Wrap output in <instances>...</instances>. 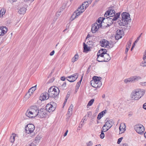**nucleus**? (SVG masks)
Listing matches in <instances>:
<instances>
[{"label":"nucleus","instance_id":"obj_35","mask_svg":"<svg viewBox=\"0 0 146 146\" xmlns=\"http://www.w3.org/2000/svg\"><path fill=\"white\" fill-rule=\"evenodd\" d=\"M94 101V99H92L90 101L87 105V108H88V107H89V106H92V104H93Z\"/></svg>","mask_w":146,"mask_h":146},{"label":"nucleus","instance_id":"obj_25","mask_svg":"<svg viewBox=\"0 0 146 146\" xmlns=\"http://www.w3.org/2000/svg\"><path fill=\"white\" fill-rule=\"evenodd\" d=\"M26 10V9L25 7H22L20 9L18 12L20 14H24L25 13Z\"/></svg>","mask_w":146,"mask_h":146},{"label":"nucleus","instance_id":"obj_49","mask_svg":"<svg viewBox=\"0 0 146 146\" xmlns=\"http://www.w3.org/2000/svg\"><path fill=\"white\" fill-rule=\"evenodd\" d=\"M107 111L106 110H104L102 111L100 113L101 114V115L103 116L104 114L106 113Z\"/></svg>","mask_w":146,"mask_h":146},{"label":"nucleus","instance_id":"obj_17","mask_svg":"<svg viewBox=\"0 0 146 146\" xmlns=\"http://www.w3.org/2000/svg\"><path fill=\"white\" fill-rule=\"evenodd\" d=\"M123 30L118 29L117 30L115 38L117 39H119L122 37V35L123 34Z\"/></svg>","mask_w":146,"mask_h":146},{"label":"nucleus","instance_id":"obj_32","mask_svg":"<svg viewBox=\"0 0 146 146\" xmlns=\"http://www.w3.org/2000/svg\"><path fill=\"white\" fill-rule=\"evenodd\" d=\"M109 129L110 128H107V127L104 125L102 128V131L105 132L108 131Z\"/></svg>","mask_w":146,"mask_h":146},{"label":"nucleus","instance_id":"obj_46","mask_svg":"<svg viewBox=\"0 0 146 146\" xmlns=\"http://www.w3.org/2000/svg\"><path fill=\"white\" fill-rule=\"evenodd\" d=\"M84 121L85 120H82H82L80 123V125L79 126V127L81 128L82 127L83 125H84Z\"/></svg>","mask_w":146,"mask_h":146},{"label":"nucleus","instance_id":"obj_64","mask_svg":"<svg viewBox=\"0 0 146 146\" xmlns=\"http://www.w3.org/2000/svg\"><path fill=\"white\" fill-rule=\"evenodd\" d=\"M133 115L132 113L131 112H130L129 114H128V115L130 116H131Z\"/></svg>","mask_w":146,"mask_h":146},{"label":"nucleus","instance_id":"obj_60","mask_svg":"<svg viewBox=\"0 0 146 146\" xmlns=\"http://www.w3.org/2000/svg\"><path fill=\"white\" fill-rule=\"evenodd\" d=\"M68 130L66 131V132L64 134V137H65L67 135V133L68 132Z\"/></svg>","mask_w":146,"mask_h":146},{"label":"nucleus","instance_id":"obj_27","mask_svg":"<svg viewBox=\"0 0 146 146\" xmlns=\"http://www.w3.org/2000/svg\"><path fill=\"white\" fill-rule=\"evenodd\" d=\"M36 85L30 88L28 90V92L29 93H31V94H32L36 89Z\"/></svg>","mask_w":146,"mask_h":146},{"label":"nucleus","instance_id":"obj_59","mask_svg":"<svg viewBox=\"0 0 146 146\" xmlns=\"http://www.w3.org/2000/svg\"><path fill=\"white\" fill-rule=\"evenodd\" d=\"M129 48L127 47H126L125 51V54H127L128 50H129Z\"/></svg>","mask_w":146,"mask_h":146},{"label":"nucleus","instance_id":"obj_15","mask_svg":"<svg viewBox=\"0 0 146 146\" xmlns=\"http://www.w3.org/2000/svg\"><path fill=\"white\" fill-rule=\"evenodd\" d=\"M7 31V28L5 27H0V36H3L5 34Z\"/></svg>","mask_w":146,"mask_h":146},{"label":"nucleus","instance_id":"obj_41","mask_svg":"<svg viewBox=\"0 0 146 146\" xmlns=\"http://www.w3.org/2000/svg\"><path fill=\"white\" fill-rule=\"evenodd\" d=\"M28 146H36V144L34 142H29L28 145Z\"/></svg>","mask_w":146,"mask_h":146},{"label":"nucleus","instance_id":"obj_10","mask_svg":"<svg viewBox=\"0 0 146 146\" xmlns=\"http://www.w3.org/2000/svg\"><path fill=\"white\" fill-rule=\"evenodd\" d=\"M104 50H103L102 52H103V57L104 58V61L105 62H108L111 59V57L109 56V54L106 53L107 50H106L103 49Z\"/></svg>","mask_w":146,"mask_h":146},{"label":"nucleus","instance_id":"obj_30","mask_svg":"<svg viewBox=\"0 0 146 146\" xmlns=\"http://www.w3.org/2000/svg\"><path fill=\"white\" fill-rule=\"evenodd\" d=\"M73 16V14H72V15L71 17L70 18V22L67 25L66 27V29L63 31V32L65 31L66 30H67V29L69 27L70 25L71 24L70 23L71 22V21H72L73 20V18H72Z\"/></svg>","mask_w":146,"mask_h":146},{"label":"nucleus","instance_id":"obj_4","mask_svg":"<svg viewBox=\"0 0 146 146\" xmlns=\"http://www.w3.org/2000/svg\"><path fill=\"white\" fill-rule=\"evenodd\" d=\"M122 19L118 21V24L120 26H125L127 23V22L130 19L129 14L126 12L123 13L122 15Z\"/></svg>","mask_w":146,"mask_h":146},{"label":"nucleus","instance_id":"obj_42","mask_svg":"<svg viewBox=\"0 0 146 146\" xmlns=\"http://www.w3.org/2000/svg\"><path fill=\"white\" fill-rule=\"evenodd\" d=\"M141 65L143 67L146 66V60L142 61L141 64Z\"/></svg>","mask_w":146,"mask_h":146},{"label":"nucleus","instance_id":"obj_22","mask_svg":"<svg viewBox=\"0 0 146 146\" xmlns=\"http://www.w3.org/2000/svg\"><path fill=\"white\" fill-rule=\"evenodd\" d=\"M134 76H132L129 78L125 79L124 82L125 83H127L131 82H135Z\"/></svg>","mask_w":146,"mask_h":146},{"label":"nucleus","instance_id":"obj_7","mask_svg":"<svg viewBox=\"0 0 146 146\" xmlns=\"http://www.w3.org/2000/svg\"><path fill=\"white\" fill-rule=\"evenodd\" d=\"M56 103L51 102L48 104L46 107V109L49 112H50L54 111L55 109Z\"/></svg>","mask_w":146,"mask_h":146},{"label":"nucleus","instance_id":"obj_18","mask_svg":"<svg viewBox=\"0 0 146 146\" xmlns=\"http://www.w3.org/2000/svg\"><path fill=\"white\" fill-rule=\"evenodd\" d=\"M100 43L102 47H106L108 46H109L108 45L109 42L106 40L102 39L100 41Z\"/></svg>","mask_w":146,"mask_h":146},{"label":"nucleus","instance_id":"obj_6","mask_svg":"<svg viewBox=\"0 0 146 146\" xmlns=\"http://www.w3.org/2000/svg\"><path fill=\"white\" fill-rule=\"evenodd\" d=\"M134 128L137 133L141 135H143L145 131L144 127L140 124L135 125Z\"/></svg>","mask_w":146,"mask_h":146},{"label":"nucleus","instance_id":"obj_44","mask_svg":"<svg viewBox=\"0 0 146 146\" xmlns=\"http://www.w3.org/2000/svg\"><path fill=\"white\" fill-rule=\"evenodd\" d=\"M92 145L93 143L91 141H90L86 143V145L87 146H92Z\"/></svg>","mask_w":146,"mask_h":146},{"label":"nucleus","instance_id":"obj_45","mask_svg":"<svg viewBox=\"0 0 146 146\" xmlns=\"http://www.w3.org/2000/svg\"><path fill=\"white\" fill-rule=\"evenodd\" d=\"M131 44V41L129 40L127 43V45L126 46L127 47L130 48Z\"/></svg>","mask_w":146,"mask_h":146},{"label":"nucleus","instance_id":"obj_43","mask_svg":"<svg viewBox=\"0 0 146 146\" xmlns=\"http://www.w3.org/2000/svg\"><path fill=\"white\" fill-rule=\"evenodd\" d=\"M78 75L77 74H75L74 75V82L77 78Z\"/></svg>","mask_w":146,"mask_h":146},{"label":"nucleus","instance_id":"obj_36","mask_svg":"<svg viewBox=\"0 0 146 146\" xmlns=\"http://www.w3.org/2000/svg\"><path fill=\"white\" fill-rule=\"evenodd\" d=\"M65 8L64 6H62V7H61L60 9V10L58 12L56 13V15L57 17H58L60 15V13L61 11H62L63 9H64Z\"/></svg>","mask_w":146,"mask_h":146},{"label":"nucleus","instance_id":"obj_63","mask_svg":"<svg viewBox=\"0 0 146 146\" xmlns=\"http://www.w3.org/2000/svg\"><path fill=\"white\" fill-rule=\"evenodd\" d=\"M88 116L89 115H90L91 114V113L90 112H88Z\"/></svg>","mask_w":146,"mask_h":146},{"label":"nucleus","instance_id":"obj_61","mask_svg":"<svg viewBox=\"0 0 146 146\" xmlns=\"http://www.w3.org/2000/svg\"><path fill=\"white\" fill-rule=\"evenodd\" d=\"M68 99H67V98H65V100H64V103H63V105L64 106L65 105L66 102H67V100Z\"/></svg>","mask_w":146,"mask_h":146},{"label":"nucleus","instance_id":"obj_9","mask_svg":"<svg viewBox=\"0 0 146 146\" xmlns=\"http://www.w3.org/2000/svg\"><path fill=\"white\" fill-rule=\"evenodd\" d=\"M103 50H104V49L102 48L98 51L97 54L98 57L97 58V60L99 62H104V58L103 57V53L102 52ZM103 54H104V53H103Z\"/></svg>","mask_w":146,"mask_h":146},{"label":"nucleus","instance_id":"obj_11","mask_svg":"<svg viewBox=\"0 0 146 146\" xmlns=\"http://www.w3.org/2000/svg\"><path fill=\"white\" fill-rule=\"evenodd\" d=\"M37 112V116L39 117L43 118L46 116V111L44 108L41 109L40 110H38Z\"/></svg>","mask_w":146,"mask_h":146},{"label":"nucleus","instance_id":"obj_13","mask_svg":"<svg viewBox=\"0 0 146 146\" xmlns=\"http://www.w3.org/2000/svg\"><path fill=\"white\" fill-rule=\"evenodd\" d=\"M106 121L104 124L107 128H110L113 126V121L112 119L108 120L107 119L105 120Z\"/></svg>","mask_w":146,"mask_h":146},{"label":"nucleus","instance_id":"obj_8","mask_svg":"<svg viewBox=\"0 0 146 146\" xmlns=\"http://www.w3.org/2000/svg\"><path fill=\"white\" fill-rule=\"evenodd\" d=\"M35 129V126L32 124H28L25 127V130L27 133H31L33 132Z\"/></svg>","mask_w":146,"mask_h":146},{"label":"nucleus","instance_id":"obj_31","mask_svg":"<svg viewBox=\"0 0 146 146\" xmlns=\"http://www.w3.org/2000/svg\"><path fill=\"white\" fill-rule=\"evenodd\" d=\"M82 77L81 78V80L79 81L78 82H77L76 85V89L75 90V91L76 92H77V90L78 89L79 87V86L80 85L81 82L82 80Z\"/></svg>","mask_w":146,"mask_h":146},{"label":"nucleus","instance_id":"obj_50","mask_svg":"<svg viewBox=\"0 0 146 146\" xmlns=\"http://www.w3.org/2000/svg\"><path fill=\"white\" fill-rule=\"evenodd\" d=\"M108 13V11L106 12V13H105V14L104 15V17H107V18H106V19H108V17H107L108 16H109V15L110 16V15H109V13Z\"/></svg>","mask_w":146,"mask_h":146},{"label":"nucleus","instance_id":"obj_19","mask_svg":"<svg viewBox=\"0 0 146 146\" xmlns=\"http://www.w3.org/2000/svg\"><path fill=\"white\" fill-rule=\"evenodd\" d=\"M41 97L42 98V100H47L50 98L48 93L44 92L41 95Z\"/></svg>","mask_w":146,"mask_h":146},{"label":"nucleus","instance_id":"obj_58","mask_svg":"<svg viewBox=\"0 0 146 146\" xmlns=\"http://www.w3.org/2000/svg\"><path fill=\"white\" fill-rule=\"evenodd\" d=\"M66 82H64L62 84V86L63 87H65L66 86Z\"/></svg>","mask_w":146,"mask_h":146},{"label":"nucleus","instance_id":"obj_33","mask_svg":"<svg viewBox=\"0 0 146 146\" xmlns=\"http://www.w3.org/2000/svg\"><path fill=\"white\" fill-rule=\"evenodd\" d=\"M15 134H13L10 137V141L11 143L13 142L15 140Z\"/></svg>","mask_w":146,"mask_h":146},{"label":"nucleus","instance_id":"obj_62","mask_svg":"<svg viewBox=\"0 0 146 146\" xmlns=\"http://www.w3.org/2000/svg\"><path fill=\"white\" fill-rule=\"evenodd\" d=\"M70 96V94H68V93H67V95L66 97V98H67V99H68L69 97Z\"/></svg>","mask_w":146,"mask_h":146},{"label":"nucleus","instance_id":"obj_20","mask_svg":"<svg viewBox=\"0 0 146 146\" xmlns=\"http://www.w3.org/2000/svg\"><path fill=\"white\" fill-rule=\"evenodd\" d=\"M26 115L28 117L30 118H32L35 117L34 115V113H33L29 109L27 110L26 113Z\"/></svg>","mask_w":146,"mask_h":146},{"label":"nucleus","instance_id":"obj_23","mask_svg":"<svg viewBox=\"0 0 146 146\" xmlns=\"http://www.w3.org/2000/svg\"><path fill=\"white\" fill-rule=\"evenodd\" d=\"M73 108V106L71 105L69 108L67 113V115L69 117L72 114Z\"/></svg>","mask_w":146,"mask_h":146},{"label":"nucleus","instance_id":"obj_34","mask_svg":"<svg viewBox=\"0 0 146 146\" xmlns=\"http://www.w3.org/2000/svg\"><path fill=\"white\" fill-rule=\"evenodd\" d=\"M68 81L70 82H73V75L69 76L67 77Z\"/></svg>","mask_w":146,"mask_h":146},{"label":"nucleus","instance_id":"obj_21","mask_svg":"<svg viewBox=\"0 0 146 146\" xmlns=\"http://www.w3.org/2000/svg\"><path fill=\"white\" fill-rule=\"evenodd\" d=\"M125 127L126 126L124 123H122L120 124L119 129L121 133L123 132L125 130Z\"/></svg>","mask_w":146,"mask_h":146},{"label":"nucleus","instance_id":"obj_12","mask_svg":"<svg viewBox=\"0 0 146 146\" xmlns=\"http://www.w3.org/2000/svg\"><path fill=\"white\" fill-rule=\"evenodd\" d=\"M99 24L97 23L93 24L91 29L92 32L93 33H95L99 28Z\"/></svg>","mask_w":146,"mask_h":146},{"label":"nucleus","instance_id":"obj_48","mask_svg":"<svg viewBox=\"0 0 146 146\" xmlns=\"http://www.w3.org/2000/svg\"><path fill=\"white\" fill-rule=\"evenodd\" d=\"M123 137H121V138H119L118 139L117 141V143L118 144H119L121 143V141L123 139Z\"/></svg>","mask_w":146,"mask_h":146},{"label":"nucleus","instance_id":"obj_39","mask_svg":"<svg viewBox=\"0 0 146 146\" xmlns=\"http://www.w3.org/2000/svg\"><path fill=\"white\" fill-rule=\"evenodd\" d=\"M104 131H102L101 130V134H100V137L101 139H103L104 138Z\"/></svg>","mask_w":146,"mask_h":146},{"label":"nucleus","instance_id":"obj_28","mask_svg":"<svg viewBox=\"0 0 146 146\" xmlns=\"http://www.w3.org/2000/svg\"><path fill=\"white\" fill-rule=\"evenodd\" d=\"M84 50V52H86L89 51L90 48L89 47L87 46L84 42L83 43Z\"/></svg>","mask_w":146,"mask_h":146},{"label":"nucleus","instance_id":"obj_55","mask_svg":"<svg viewBox=\"0 0 146 146\" xmlns=\"http://www.w3.org/2000/svg\"><path fill=\"white\" fill-rule=\"evenodd\" d=\"M87 115H85L83 118L82 120H86L87 119H86V117Z\"/></svg>","mask_w":146,"mask_h":146},{"label":"nucleus","instance_id":"obj_24","mask_svg":"<svg viewBox=\"0 0 146 146\" xmlns=\"http://www.w3.org/2000/svg\"><path fill=\"white\" fill-rule=\"evenodd\" d=\"M105 19V17H100L98 18L97 20V22L99 23V25L100 27L102 26V23L103 22L104 20Z\"/></svg>","mask_w":146,"mask_h":146},{"label":"nucleus","instance_id":"obj_37","mask_svg":"<svg viewBox=\"0 0 146 146\" xmlns=\"http://www.w3.org/2000/svg\"><path fill=\"white\" fill-rule=\"evenodd\" d=\"M134 82L137 81L139 80H141V78L139 76H134Z\"/></svg>","mask_w":146,"mask_h":146},{"label":"nucleus","instance_id":"obj_16","mask_svg":"<svg viewBox=\"0 0 146 146\" xmlns=\"http://www.w3.org/2000/svg\"><path fill=\"white\" fill-rule=\"evenodd\" d=\"M120 15V13H117L116 14V15L114 16H110V17L108 18V20H110L111 21H115L119 17Z\"/></svg>","mask_w":146,"mask_h":146},{"label":"nucleus","instance_id":"obj_3","mask_svg":"<svg viewBox=\"0 0 146 146\" xmlns=\"http://www.w3.org/2000/svg\"><path fill=\"white\" fill-rule=\"evenodd\" d=\"M59 92V90L57 88L50 87L48 90V94L50 98L56 100L55 99L58 95Z\"/></svg>","mask_w":146,"mask_h":146},{"label":"nucleus","instance_id":"obj_54","mask_svg":"<svg viewBox=\"0 0 146 146\" xmlns=\"http://www.w3.org/2000/svg\"><path fill=\"white\" fill-rule=\"evenodd\" d=\"M143 107L144 109L146 110V103L143 104Z\"/></svg>","mask_w":146,"mask_h":146},{"label":"nucleus","instance_id":"obj_47","mask_svg":"<svg viewBox=\"0 0 146 146\" xmlns=\"http://www.w3.org/2000/svg\"><path fill=\"white\" fill-rule=\"evenodd\" d=\"M103 117V115H101V114L99 113L97 116V118L98 119H100Z\"/></svg>","mask_w":146,"mask_h":146},{"label":"nucleus","instance_id":"obj_38","mask_svg":"<svg viewBox=\"0 0 146 146\" xmlns=\"http://www.w3.org/2000/svg\"><path fill=\"white\" fill-rule=\"evenodd\" d=\"M5 10L4 8L2 9L0 11V14H1L2 15L5 14Z\"/></svg>","mask_w":146,"mask_h":146},{"label":"nucleus","instance_id":"obj_5","mask_svg":"<svg viewBox=\"0 0 146 146\" xmlns=\"http://www.w3.org/2000/svg\"><path fill=\"white\" fill-rule=\"evenodd\" d=\"M93 80L90 82L92 86L94 88H99L102 86V83L101 81L102 78L97 76H94L92 78Z\"/></svg>","mask_w":146,"mask_h":146},{"label":"nucleus","instance_id":"obj_29","mask_svg":"<svg viewBox=\"0 0 146 146\" xmlns=\"http://www.w3.org/2000/svg\"><path fill=\"white\" fill-rule=\"evenodd\" d=\"M41 137L40 135H38L35 138L34 142L35 143H38Z\"/></svg>","mask_w":146,"mask_h":146},{"label":"nucleus","instance_id":"obj_56","mask_svg":"<svg viewBox=\"0 0 146 146\" xmlns=\"http://www.w3.org/2000/svg\"><path fill=\"white\" fill-rule=\"evenodd\" d=\"M120 146H128V144L126 143H123Z\"/></svg>","mask_w":146,"mask_h":146},{"label":"nucleus","instance_id":"obj_52","mask_svg":"<svg viewBox=\"0 0 146 146\" xmlns=\"http://www.w3.org/2000/svg\"><path fill=\"white\" fill-rule=\"evenodd\" d=\"M54 50H52L50 54V56H52L54 55Z\"/></svg>","mask_w":146,"mask_h":146},{"label":"nucleus","instance_id":"obj_2","mask_svg":"<svg viewBox=\"0 0 146 146\" xmlns=\"http://www.w3.org/2000/svg\"><path fill=\"white\" fill-rule=\"evenodd\" d=\"M89 5L86 1L84 2L78 9L75 11L76 15L75 16L74 20L77 18L80 14L83 13L86 9V8Z\"/></svg>","mask_w":146,"mask_h":146},{"label":"nucleus","instance_id":"obj_51","mask_svg":"<svg viewBox=\"0 0 146 146\" xmlns=\"http://www.w3.org/2000/svg\"><path fill=\"white\" fill-rule=\"evenodd\" d=\"M145 82H141L139 83V84L142 86H145Z\"/></svg>","mask_w":146,"mask_h":146},{"label":"nucleus","instance_id":"obj_40","mask_svg":"<svg viewBox=\"0 0 146 146\" xmlns=\"http://www.w3.org/2000/svg\"><path fill=\"white\" fill-rule=\"evenodd\" d=\"M74 61H76L79 58V56L78 54H76L74 56Z\"/></svg>","mask_w":146,"mask_h":146},{"label":"nucleus","instance_id":"obj_26","mask_svg":"<svg viewBox=\"0 0 146 146\" xmlns=\"http://www.w3.org/2000/svg\"><path fill=\"white\" fill-rule=\"evenodd\" d=\"M108 12L110 16H111H111H114V15H116L115 12L113 9H109L108 11Z\"/></svg>","mask_w":146,"mask_h":146},{"label":"nucleus","instance_id":"obj_1","mask_svg":"<svg viewBox=\"0 0 146 146\" xmlns=\"http://www.w3.org/2000/svg\"><path fill=\"white\" fill-rule=\"evenodd\" d=\"M145 90L143 89H137L133 91L131 94V100H137L140 99L145 94Z\"/></svg>","mask_w":146,"mask_h":146},{"label":"nucleus","instance_id":"obj_57","mask_svg":"<svg viewBox=\"0 0 146 146\" xmlns=\"http://www.w3.org/2000/svg\"><path fill=\"white\" fill-rule=\"evenodd\" d=\"M9 2L11 3H13L14 2L16 1L17 0H9Z\"/></svg>","mask_w":146,"mask_h":146},{"label":"nucleus","instance_id":"obj_53","mask_svg":"<svg viewBox=\"0 0 146 146\" xmlns=\"http://www.w3.org/2000/svg\"><path fill=\"white\" fill-rule=\"evenodd\" d=\"M60 79L61 80L64 81L65 80V77L64 76L61 77Z\"/></svg>","mask_w":146,"mask_h":146},{"label":"nucleus","instance_id":"obj_14","mask_svg":"<svg viewBox=\"0 0 146 146\" xmlns=\"http://www.w3.org/2000/svg\"><path fill=\"white\" fill-rule=\"evenodd\" d=\"M30 110L33 112V113H34L35 116H37L38 113L37 111L38 110L37 107L35 106H33L31 107L29 109Z\"/></svg>","mask_w":146,"mask_h":146}]
</instances>
